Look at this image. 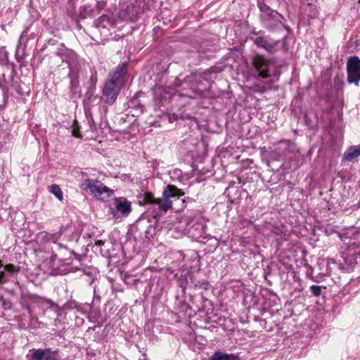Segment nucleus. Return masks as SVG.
Masks as SVG:
<instances>
[{
  "mask_svg": "<svg viewBox=\"0 0 360 360\" xmlns=\"http://www.w3.org/2000/svg\"><path fill=\"white\" fill-rule=\"evenodd\" d=\"M233 354H228L221 352H214L210 360H233Z\"/></svg>",
  "mask_w": 360,
  "mask_h": 360,
  "instance_id": "nucleus-14",
  "label": "nucleus"
},
{
  "mask_svg": "<svg viewBox=\"0 0 360 360\" xmlns=\"http://www.w3.org/2000/svg\"><path fill=\"white\" fill-rule=\"evenodd\" d=\"M53 251H58V253H54L53 255V259H56V257H60V259L65 260V256H71L73 253L72 251L68 250L65 246H63L60 243H54V248H52Z\"/></svg>",
  "mask_w": 360,
  "mask_h": 360,
  "instance_id": "nucleus-12",
  "label": "nucleus"
},
{
  "mask_svg": "<svg viewBox=\"0 0 360 360\" xmlns=\"http://www.w3.org/2000/svg\"><path fill=\"white\" fill-rule=\"evenodd\" d=\"M257 5L262 12H267L269 7L262 1V0H259Z\"/></svg>",
  "mask_w": 360,
  "mask_h": 360,
  "instance_id": "nucleus-19",
  "label": "nucleus"
},
{
  "mask_svg": "<svg viewBox=\"0 0 360 360\" xmlns=\"http://www.w3.org/2000/svg\"><path fill=\"white\" fill-rule=\"evenodd\" d=\"M128 65L129 63L127 62H124L121 65H119L115 69V70L112 73L110 74L109 79L113 80L117 83H120V84H122V77L127 72Z\"/></svg>",
  "mask_w": 360,
  "mask_h": 360,
  "instance_id": "nucleus-9",
  "label": "nucleus"
},
{
  "mask_svg": "<svg viewBox=\"0 0 360 360\" xmlns=\"http://www.w3.org/2000/svg\"><path fill=\"white\" fill-rule=\"evenodd\" d=\"M115 209L123 215H127L131 212V203L125 198H117L115 200Z\"/></svg>",
  "mask_w": 360,
  "mask_h": 360,
  "instance_id": "nucleus-10",
  "label": "nucleus"
},
{
  "mask_svg": "<svg viewBox=\"0 0 360 360\" xmlns=\"http://www.w3.org/2000/svg\"><path fill=\"white\" fill-rule=\"evenodd\" d=\"M255 43L258 46H261L264 49H265L266 50H269V48H268V42L266 40H265L264 38L262 37H257L255 40Z\"/></svg>",
  "mask_w": 360,
  "mask_h": 360,
  "instance_id": "nucleus-16",
  "label": "nucleus"
},
{
  "mask_svg": "<svg viewBox=\"0 0 360 360\" xmlns=\"http://www.w3.org/2000/svg\"><path fill=\"white\" fill-rule=\"evenodd\" d=\"M102 243H102V241H101V240L98 241V244H99V245H101Z\"/></svg>",
  "mask_w": 360,
  "mask_h": 360,
  "instance_id": "nucleus-27",
  "label": "nucleus"
},
{
  "mask_svg": "<svg viewBox=\"0 0 360 360\" xmlns=\"http://www.w3.org/2000/svg\"><path fill=\"white\" fill-rule=\"evenodd\" d=\"M27 30H24V31L22 32V34H20V39H19L20 41L22 39V38H23V37L27 34Z\"/></svg>",
  "mask_w": 360,
  "mask_h": 360,
  "instance_id": "nucleus-23",
  "label": "nucleus"
},
{
  "mask_svg": "<svg viewBox=\"0 0 360 360\" xmlns=\"http://www.w3.org/2000/svg\"><path fill=\"white\" fill-rule=\"evenodd\" d=\"M121 87L122 84L109 79L105 82L102 94L107 104L111 105L115 102L120 93Z\"/></svg>",
  "mask_w": 360,
  "mask_h": 360,
  "instance_id": "nucleus-4",
  "label": "nucleus"
},
{
  "mask_svg": "<svg viewBox=\"0 0 360 360\" xmlns=\"http://www.w3.org/2000/svg\"><path fill=\"white\" fill-rule=\"evenodd\" d=\"M5 276H6V274L4 271L0 272V283H2L4 282L3 280L5 277Z\"/></svg>",
  "mask_w": 360,
  "mask_h": 360,
  "instance_id": "nucleus-22",
  "label": "nucleus"
},
{
  "mask_svg": "<svg viewBox=\"0 0 360 360\" xmlns=\"http://www.w3.org/2000/svg\"><path fill=\"white\" fill-rule=\"evenodd\" d=\"M50 191L59 200H63V192L60 188V186L57 184H53L51 186Z\"/></svg>",
  "mask_w": 360,
  "mask_h": 360,
  "instance_id": "nucleus-15",
  "label": "nucleus"
},
{
  "mask_svg": "<svg viewBox=\"0 0 360 360\" xmlns=\"http://www.w3.org/2000/svg\"><path fill=\"white\" fill-rule=\"evenodd\" d=\"M271 20L274 18H276V19L281 18V16L276 11H271Z\"/></svg>",
  "mask_w": 360,
  "mask_h": 360,
  "instance_id": "nucleus-21",
  "label": "nucleus"
},
{
  "mask_svg": "<svg viewBox=\"0 0 360 360\" xmlns=\"http://www.w3.org/2000/svg\"><path fill=\"white\" fill-rule=\"evenodd\" d=\"M73 126H74V128L71 131L72 135L73 136L77 137V138L80 137V134H79V126H78V122L75 120H74Z\"/></svg>",
  "mask_w": 360,
  "mask_h": 360,
  "instance_id": "nucleus-17",
  "label": "nucleus"
},
{
  "mask_svg": "<svg viewBox=\"0 0 360 360\" xmlns=\"http://www.w3.org/2000/svg\"><path fill=\"white\" fill-rule=\"evenodd\" d=\"M285 37H283V39H282V41H281V44H282V46H284V44H285Z\"/></svg>",
  "mask_w": 360,
  "mask_h": 360,
  "instance_id": "nucleus-24",
  "label": "nucleus"
},
{
  "mask_svg": "<svg viewBox=\"0 0 360 360\" xmlns=\"http://www.w3.org/2000/svg\"><path fill=\"white\" fill-rule=\"evenodd\" d=\"M347 82L358 86L360 82V59L350 57L347 63Z\"/></svg>",
  "mask_w": 360,
  "mask_h": 360,
  "instance_id": "nucleus-5",
  "label": "nucleus"
},
{
  "mask_svg": "<svg viewBox=\"0 0 360 360\" xmlns=\"http://www.w3.org/2000/svg\"><path fill=\"white\" fill-rule=\"evenodd\" d=\"M4 269L9 272H13L15 269V266L12 264H9L4 266Z\"/></svg>",
  "mask_w": 360,
  "mask_h": 360,
  "instance_id": "nucleus-20",
  "label": "nucleus"
},
{
  "mask_svg": "<svg viewBox=\"0 0 360 360\" xmlns=\"http://www.w3.org/2000/svg\"><path fill=\"white\" fill-rule=\"evenodd\" d=\"M254 65L258 75L262 78H267L269 75V63L264 58L258 56L254 60Z\"/></svg>",
  "mask_w": 360,
  "mask_h": 360,
  "instance_id": "nucleus-8",
  "label": "nucleus"
},
{
  "mask_svg": "<svg viewBox=\"0 0 360 360\" xmlns=\"http://www.w3.org/2000/svg\"><path fill=\"white\" fill-rule=\"evenodd\" d=\"M32 300L34 302L37 303L39 305L41 306L42 307H51L53 304V302L50 300L46 299L44 297L38 296V295H33Z\"/></svg>",
  "mask_w": 360,
  "mask_h": 360,
  "instance_id": "nucleus-13",
  "label": "nucleus"
},
{
  "mask_svg": "<svg viewBox=\"0 0 360 360\" xmlns=\"http://www.w3.org/2000/svg\"><path fill=\"white\" fill-rule=\"evenodd\" d=\"M32 352V360H57L58 350H52L51 348L33 349L30 350Z\"/></svg>",
  "mask_w": 360,
  "mask_h": 360,
  "instance_id": "nucleus-7",
  "label": "nucleus"
},
{
  "mask_svg": "<svg viewBox=\"0 0 360 360\" xmlns=\"http://www.w3.org/2000/svg\"><path fill=\"white\" fill-rule=\"evenodd\" d=\"M182 203H183V206L184 207V203H185L184 200H182Z\"/></svg>",
  "mask_w": 360,
  "mask_h": 360,
  "instance_id": "nucleus-26",
  "label": "nucleus"
},
{
  "mask_svg": "<svg viewBox=\"0 0 360 360\" xmlns=\"http://www.w3.org/2000/svg\"><path fill=\"white\" fill-rule=\"evenodd\" d=\"M360 156V144L349 147L344 153L343 159L352 162Z\"/></svg>",
  "mask_w": 360,
  "mask_h": 360,
  "instance_id": "nucleus-11",
  "label": "nucleus"
},
{
  "mask_svg": "<svg viewBox=\"0 0 360 360\" xmlns=\"http://www.w3.org/2000/svg\"><path fill=\"white\" fill-rule=\"evenodd\" d=\"M56 54L68 64V77L70 79V89L75 92L79 86V78L84 77L86 72L84 60L79 57L74 51L67 49L62 44L57 49Z\"/></svg>",
  "mask_w": 360,
  "mask_h": 360,
  "instance_id": "nucleus-2",
  "label": "nucleus"
},
{
  "mask_svg": "<svg viewBox=\"0 0 360 360\" xmlns=\"http://www.w3.org/2000/svg\"><path fill=\"white\" fill-rule=\"evenodd\" d=\"M81 188L90 195L102 200H106L114 194V191L101 181L91 179L84 180Z\"/></svg>",
  "mask_w": 360,
  "mask_h": 360,
  "instance_id": "nucleus-3",
  "label": "nucleus"
},
{
  "mask_svg": "<svg viewBox=\"0 0 360 360\" xmlns=\"http://www.w3.org/2000/svg\"><path fill=\"white\" fill-rule=\"evenodd\" d=\"M3 266L2 262H1V260H0V266Z\"/></svg>",
  "mask_w": 360,
  "mask_h": 360,
  "instance_id": "nucleus-25",
  "label": "nucleus"
},
{
  "mask_svg": "<svg viewBox=\"0 0 360 360\" xmlns=\"http://www.w3.org/2000/svg\"><path fill=\"white\" fill-rule=\"evenodd\" d=\"M184 195V193L175 186L168 185L162 192V200L155 198L150 193L145 192L139 195V200L141 204H148L150 206L148 211L154 207L153 217L156 218L160 212H167L172 208V198L179 199Z\"/></svg>",
  "mask_w": 360,
  "mask_h": 360,
  "instance_id": "nucleus-1",
  "label": "nucleus"
},
{
  "mask_svg": "<svg viewBox=\"0 0 360 360\" xmlns=\"http://www.w3.org/2000/svg\"><path fill=\"white\" fill-rule=\"evenodd\" d=\"M126 15V12L122 11L118 15V18H115L113 15H103L98 19L96 25L98 27L103 28L116 27L119 23L122 22Z\"/></svg>",
  "mask_w": 360,
  "mask_h": 360,
  "instance_id": "nucleus-6",
  "label": "nucleus"
},
{
  "mask_svg": "<svg viewBox=\"0 0 360 360\" xmlns=\"http://www.w3.org/2000/svg\"><path fill=\"white\" fill-rule=\"evenodd\" d=\"M310 290L314 296H319L321 293V287L319 285H311Z\"/></svg>",
  "mask_w": 360,
  "mask_h": 360,
  "instance_id": "nucleus-18",
  "label": "nucleus"
},
{
  "mask_svg": "<svg viewBox=\"0 0 360 360\" xmlns=\"http://www.w3.org/2000/svg\"><path fill=\"white\" fill-rule=\"evenodd\" d=\"M273 63H274L273 59L271 58V65H273Z\"/></svg>",
  "mask_w": 360,
  "mask_h": 360,
  "instance_id": "nucleus-28",
  "label": "nucleus"
}]
</instances>
